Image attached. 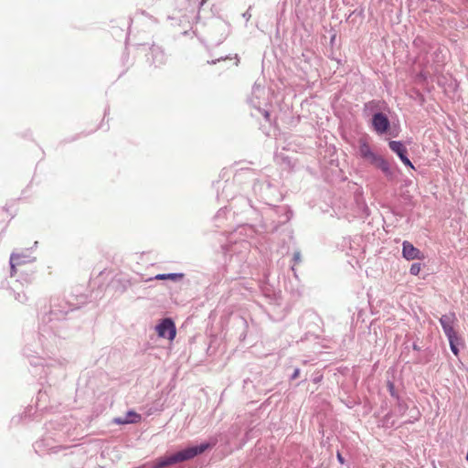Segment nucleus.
Masks as SVG:
<instances>
[{"mask_svg":"<svg viewBox=\"0 0 468 468\" xmlns=\"http://www.w3.org/2000/svg\"><path fill=\"white\" fill-rule=\"evenodd\" d=\"M402 256L408 261L424 258L423 253L408 240L402 243Z\"/></svg>","mask_w":468,"mask_h":468,"instance_id":"nucleus-7","label":"nucleus"},{"mask_svg":"<svg viewBox=\"0 0 468 468\" xmlns=\"http://www.w3.org/2000/svg\"><path fill=\"white\" fill-rule=\"evenodd\" d=\"M243 16L250 17V15H249V14L245 13V14H243Z\"/></svg>","mask_w":468,"mask_h":468,"instance_id":"nucleus-30","label":"nucleus"},{"mask_svg":"<svg viewBox=\"0 0 468 468\" xmlns=\"http://www.w3.org/2000/svg\"><path fill=\"white\" fill-rule=\"evenodd\" d=\"M363 206H364V211H365V213L367 214V216H368V215H369L368 207H367V205H366L365 203L363 204Z\"/></svg>","mask_w":468,"mask_h":468,"instance_id":"nucleus-23","label":"nucleus"},{"mask_svg":"<svg viewBox=\"0 0 468 468\" xmlns=\"http://www.w3.org/2000/svg\"><path fill=\"white\" fill-rule=\"evenodd\" d=\"M358 156L369 165L379 169L388 180H393L395 177V172L391 168L388 161L383 156L375 153L366 139L360 138L358 141Z\"/></svg>","mask_w":468,"mask_h":468,"instance_id":"nucleus-2","label":"nucleus"},{"mask_svg":"<svg viewBox=\"0 0 468 468\" xmlns=\"http://www.w3.org/2000/svg\"><path fill=\"white\" fill-rule=\"evenodd\" d=\"M292 261L294 264L301 262L302 261V254L300 250H295L293 252Z\"/></svg>","mask_w":468,"mask_h":468,"instance_id":"nucleus-19","label":"nucleus"},{"mask_svg":"<svg viewBox=\"0 0 468 468\" xmlns=\"http://www.w3.org/2000/svg\"><path fill=\"white\" fill-rule=\"evenodd\" d=\"M448 341L450 344L451 351L457 356L459 355L458 345L460 344L461 339L457 335L454 338L448 339Z\"/></svg>","mask_w":468,"mask_h":468,"instance_id":"nucleus-14","label":"nucleus"},{"mask_svg":"<svg viewBox=\"0 0 468 468\" xmlns=\"http://www.w3.org/2000/svg\"><path fill=\"white\" fill-rule=\"evenodd\" d=\"M24 298H26V296H25V295L21 296L19 293L17 294L16 299H17L18 301L22 302V301L24 300Z\"/></svg>","mask_w":468,"mask_h":468,"instance_id":"nucleus-25","label":"nucleus"},{"mask_svg":"<svg viewBox=\"0 0 468 468\" xmlns=\"http://www.w3.org/2000/svg\"><path fill=\"white\" fill-rule=\"evenodd\" d=\"M155 330L159 337L168 340L175 339L176 335V327L175 322L171 318H164L155 326Z\"/></svg>","mask_w":468,"mask_h":468,"instance_id":"nucleus-4","label":"nucleus"},{"mask_svg":"<svg viewBox=\"0 0 468 468\" xmlns=\"http://www.w3.org/2000/svg\"><path fill=\"white\" fill-rule=\"evenodd\" d=\"M408 408V404L400 398L397 399V410L400 416H403L406 413Z\"/></svg>","mask_w":468,"mask_h":468,"instance_id":"nucleus-15","label":"nucleus"},{"mask_svg":"<svg viewBox=\"0 0 468 468\" xmlns=\"http://www.w3.org/2000/svg\"><path fill=\"white\" fill-rule=\"evenodd\" d=\"M379 109V102L373 100L364 104V112L370 113Z\"/></svg>","mask_w":468,"mask_h":468,"instance_id":"nucleus-13","label":"nucleus"},{"mask_svg":"<svg viewBox=\"0 0 468 468\" xmlns=\"http://www.w3.org/2000/svg\"><path fill=\"white\" fill-rule=\"evenodd\" d=\"M412 348L414 350H416V351H420V347L417 344H415V343L413 344Z\"/></svg>","mask_w":468,"mask_h":468,"instance_id":"nucleus-24","label":"nucleus"},{"mask_svg":"<svg viewBox=\"0 0 468 468\" xmlns=\"http://www.w3.org/2000/svg\"><path fill=\"white\" fill-rule=\"evenodd\" d=\"M151 53L153 55V62L156 64V66L165 63V54L159 48H152Z\"/></svg>","mask_w":468,"mask_h":468,"instance_id":"nucleus-9","label":"nucleus"},{"mask_svg":"<svg viewBox=\"0 0 468 468\" xmlns=\"http://www.w3.org/2000/svg\"><path fill=\"white\" fill-rule=\"evenodd\" d=\"M9 261L11 267V275H13L15 272L16 265H20L26 262L24 257L18 253H12Z\"/></svg>","mask_w":468,"mask_h":468,"instance_id":"nucleus-10","label":"nucleus"},{"mask_svg":"<svg viewBox=\"0 0 468 468\" xmlns=\"http://www.w3.org/2000/svg\"><path fill=\"white\" fill-rule=\"evenodd\" d=\"M73 309L72 305L66 300L60 298L53 299L50 305V311L42 317V322L47 324L48 329L53 331L55 335L61 336L58 332L56 323L65 320L66 315Z\"/></svg>","mask_w":468,"mask_h":468,"instance_id":"nucleus-3","label":"nucleus"},{"mask_svg":"<svg viewBox=\"0 0 468 468\" xmlns=\"http://www.w3.org/2000/svg\"><path fill=\"white\" fill-rule=\"evenodd\" d=\"M243 16L250 17V15H249V14L245 13V14H243Z\"/></svg>","mask_w":468,"mask_h":468,"instance_id":"nucleus-28","label":"nucleus"},{"mask_svg":"<svg viewBox=\"0 0 468 468\" xmlns=\"http://www.w3.org/2000/svg\"><path fill=\"white\" fill-rule=\"evenodd\" d=\"M206 0H201L200 5H203Z\"/></svg>","mask_w":468,"mask_h":468,"instance_id":"nucleus-31","label":"nucleus"},{"mask_svg":"<svg viewBox=\"0 0 468 468\" xmlns=\"http://www.w3.org/2000/svg\"><path fill=\"white\" fill-rule=\"evenodd\" d=\"M442 330L448 339L454 338L457 336V332L454 330L453 324L450 326H445L442 328Z\"/></svg>","mask_w":468,"mask_h":468,"instance_id":"nucleus-16","label":"nucleus"},{"mask_svg":"<svg viewBox=\"0 0 468 468\" xmlns=\"http://www.w3.org/2000/svg\"><path fill=\"white\" fill-rule=\"evenodd\" d=\"M300 375V369L299 368H295L293 373L292 374L291 376V379L293 380V379H296Z\"/></svg>","mask_w":468,"mask_h":468,"instance_id":"nucleus-20","label":"nucleus"},{"mask_svg":"<svg viewBox=\"0 0 468 468\" xmlns=\"http://www.w3.org/2000/svg\"><path fill=\"white\" fill-rule=\"evenodd\" d=\"M184 278V273H161L154 276V280H172L174 282L180 281Z\"/></svg>","mask_w":468,"mask_h":468,"instance_id":"nucleus-11","label":"nucleus"},{"mask_svg":"<svg viewBox=\"0 0 468 468\" xmlns=\"http://www.w3.org/2000/svg\"><path fill=\"white\" fill-rule=\"evenodd\" d=\"M388 146L400 159V161L406 165L414 169V165L408 157L407 148L400 141H389Z\"/></svg>","mask_w":468,"mask_h":468,"instance_id":"nucleus-6","label":"nucleus"},{"mask_svg":"<svg viewBox=\"0 0 468 468\" xmlns=\"http://www.w3.org/2000/svg\"><path fill=\"white\" fill-rule=\"evenodd\" d=\"M243 16L250 17V15H249V14L245 13V14H243Z\"/></svg>","mask_w":468,"mask_h":468,"instance_id":"nucleus-29","label":"nucleus"},{"mask_svg":"<svg viewBox=\"0 0 468 468\" xmlns=\"http://www.w3.org/2000/svg\"><path fill=\"white\" fill-rule=\"evenodd\" d=\"M371 122L374 131L378 134H385L390 128L389 119L381 112H377L373 114Z\"/></svg>","mask_w":468,"mask_h":468,"instance_id":"nucleus-5","label":"nucleus"},{"mask_svg":"<svg viewBox=\"0 0 468 468\" xmlns=\"http://www.w3.org/2000/svg\"><path fill=\"white\" fill-rule=\"evenodd\" d=\"M263 116H264V118H265L266 120H269V118H270V113H269V112L264 111V112H263Z\"/></svg>","mask_w":468,"mask_h":468,"instance_id":"nucleus-22","label":"nucleus"},{"mask_svg":"<svg viewBox=\"0 0 468 468\" xmlns=\"http://www.w3.org/2000/svg\"><path fill=\"white\" fill-rule=\"evenodd\" d=\"M387 388H388V390L392 398H394L396 399H399V396L395 388V385L392 381L388 380L387 382Z\"/></svg>","mask_w":468,"mask_h":468,"instance_id":"nucleus-17","label":"nucleus"},{"mask_svg":"<svg viewBox=\"0 0 468 468\" xmlns=\"http://www.w3.org/2000/svg\"><path fill=\"white\" fill-rule=\"evenodd\" d=\"M456 320V315L454 313H450L448 314H443L441 315V317L440 318V324L441 325V327H445V326H450V325H452L454 324Z\"/></svg>","mask_w":468,"mask_h":468,"instance_id":"nucleus-12","label":"nucleus"},{"mask_svg":"<svg viewBox=\"0 0 468 468\" xmlns=\"http://www.w3.org/2000/svg\"><path fill=\"white\" fill-rule=\"evenodd\" d=\"M213 444L208 442H202L199 445L186 447L173 454L158 458L153 464L152 468H165L167 466L188 461L194 457L203 453L207 449L211 448Z\"/></svg>","mask_w":468,"mask_h":468,"instance_id":"nucleus-1","label":"nucleus"},{"mask_svg":"<svg viewBox=\"0 0 468 468\" xmlns=\"http://www.w3.org/2000/svg\"><path fill=\"white\" fill-rule=\"evenodd\" d=\"M421 270V264L419 262L412 263L410 269L411 275H418Z\"/></svg>","mask_w":468,"mask_h":468,"instance_id":"nucleus-18","label":"nucleus"},{"mask_svg":"<svg viewBox=\"0 0 468 468\" xmlns=\"http://www.w3.org/2000/svg\"><path fill=\"white\" fill-rule=\"evenodd\" d=\"M142 420V416L131 410H128L127 413L123 417H117L113 419V423L122 425V424H134L138 423Z\"/></svg>","mask_w":468,"mask_h":468,"instance_id":"nucleus-8","label":"nucleus"},{"mask_svg":"<svg viewBox=\"0 0 468 468\" xmlns=\"http://www.w3.org/2000/svg\"><path fill=\"white\" fill-rule=\"evenodd\" d=\"M336 457H337V460L340 463H345V459L344 457L342 456V454L338 452L337 454H336Z\"/></svg>","mask_w":468,"mask_h":468,"instance_id":"nucleus-21","label":"nucleus"},{"mask_svg":"<svg viewBox=\"0 0 468 468\" xmlns=\"http://www.w3.org/2000/svg\"><path fill=\"white\" fill-rule=\"evenodd\" d=\"M320 379H321V377H320V378H315L314 379V382H319V381H320Z\"/></svg>","mask_w":468,"mask_h":468,"instance_id":"nucleus-27","label":"nucleus"},{"mask_svg":"<svg viewBox=\"0 0 468 468\" xmlns=\"http://www.w3.org/2000/svg\"><path fill=\"white\" fill-rule=\"evenodd\" d=\"M292 271L294 272V276L296 277V272H295V269H294V265L292 266Z\"/></svg>","mask_w":468,"mask_h":468,"instance_id":"nucleus-26","label":"nucleus"}]
</instances>
